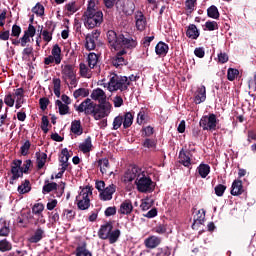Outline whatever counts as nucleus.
I'll use <instances>...</instances> for the list:
<instances>
[{
    "instance_id": "1",
    "label": "nucleus",
    "mask_w": 256,
    "mask_h": 256,
    "mask_svg": "<svg viewBox=\"0 0 256 256\" xmlns=\"http://www.w3.org/2000/svg\"><path fill=\"white\" fill-rule=\"evenodd\" d=\"M129 87H131V82L129 81V78H127V76L111 74L108 82V91H110V93H113L115 91L125 93V91H129Z\"/></svg>"
},
{
    "instance_id": "2",
    "label": "nucleus",
    "mask_w": 256,
    "mask_h": 256,
    "mask_svg": "<svg viewBox=\"0 0 256 256\" xmlns=\"http://www.w3.org/2000/svg\"><path fill=\"white\" fill-rule=\"evenodd\" d=\"M135 185L139 193H153L155 191V182L151 177L145 175V172L137 175Z\"/></svg>"
},
{
    "instance_id": "3",
    "label": "nucleus",
    "mask_w": 256,
    "mask_h": 256,
    "mask_svg": "<svg viewBox=\"0 0 256 256\" xmlns=\"http://www.w3.org/2000/svg\"><path fill=\"white\" fill-rule=\"evenodd\" d=\"M89 195H93V188L91 186H86L76 197L77 207L80 209V211H87V209L91 207V200L89 199Z\"/></svg>"
},
{
    "instance_id": "4",
    "label": "nucleus",
    "mask_w": 256,
    "mask_h": 256,
    "mask_svg": "<svg viewBox=\"0 0 256 256\" xmlns=\"http://www.w3.org/2000/svg\"><path fill=\"white\" fill-rule=\"evenodd\" d=\"M82 17L86 29H95V27H101V23H103V11L83 14Z\"/></svg>"
},
{
    "instance_id": "5",
    "label": "nucleus",
    "mask_w": 256,
    "mask_h": 256,
    "mask_svg": "<svg viewBox=\"0 0 256 256\" xmlns=\"http://www.w3.org/2000/svg\"><path fill=\"white\" fill-rule=\"evenodd\" d=\"M218 124L219 119H217V115L213 113L202 116L199 121V125L202 128V131H217Z\"/></svg>"
},
{
    "instance_id": "6",
    "label": "nucleus",
    "mask_w": 256,
    "mask_h": 256,
    "mask_svg": "<svg viewBox=\"0 0 256 256\" xmlns=\"http://www.w3.org/2000/svg\"><path fill=\"white\" fill-rule=\"evenodd\" d=\"M75 111L78 113H84L85 115H92L95 117L97 103L93 102L90 98L85 99L79 106L74 105Z\"/></svg>"
},
{
    "instance_id": "7",
    "label": "nucleus",
    "mask_w": 256,
    "mask_h": 256,
    "mask_svg": "<svg viewBox=\"0 0 256 256\" xmlns=\"http://www.w3.org/2000/svg\"><path fill=\"white\" fill-rule=\"evenodd\" d=\"M113 109V105L111 102L105 100L104 102H99L96 104V113H94V119L99 121L100 119H105V117H109L111 114V110Z\"/></svg>"
},
{
    "instance_id": "8",
    "label": "nucleus",
    "mask_w": 256,
    "mask_h": 256,
    "mask_svg": "<svg viewBox=\"0 0 256 256\" xmlns=\"http://www.w3.org/2000/svg\"><path fill=\"white\" fill-rule=\"evenodd\" d=\"M99 37H101V30L99 29L93 30L91 33L87 34L85 38V48L88 51L95 50V47H97V41H99Z\"/></svg>"
},
{
    "instance_id": "9",
    "label": "nucleus",
    "mask_w": 256,
    "mask_h": 256,
    "mask_svg": "<svg viewBox=\"0 0 256 256\" xmlns=\"http://www.w3.org/2000/svg\"><path fill=\"white\" fill-rule=\"evenodd\" d=\"M118 49L125 47L126 49H135L137 47V40L131 37H125L123 34H119Z\"/></svg>"
},
{
    "instance_id": "10",
    "label": "nucleus",
    "mask_w": 256,
    "mask_h": 256,
    "mask_svg": "<svg viewBox=\"0 0 256 256\" xmlns=\"http://www.w3.org/2000/svg\"><path fill=\"white\" fill-rule=\"evenodd\" d=\"M191 157H193L191 151L182 148L178 155V163H180V165H183V167H187L189 169V167H191Z\"/></svg>"
},
{
    "instance_id": "11",
    "label": "nucleus",
    "mask_w": 256,
    "mask_h": 256,
    "mask_svg": "<svg viewBox=\"0 0 256 256\" xmlns=\"http://www.w3.org/2000/svg\"><path fill=\"white\" fill-rule=\"evenodd\" d=\"M45 239V230L38 226L28 238V243L37 244Z\"/></svg>"
},
{
    "instance_id": "12",
    "label": "nucleus",
    "mask_w": 256,
    "mask_h": 256,
    "mask_svg": "<svg viewBox=\"0 0 256 256\" xmlns=\"http://www.w3.org/2000/svg\"><path fill=\"white\" fill-rule=\"evenodd\" d=\"M117 191V186L115 184H110L99 194L101 201H111L113 199V194Z\"/></svg>"
},
{
    "instance_id": "13",
    "label": "nucleus",
    "mask_w": 256,
    "mask_h": 256,
    "mask_svg": "<svg viewBox=\"0 0 256 256\" xmlns=\"http://www.w3.org/2000/svg\"><path fill=\"white\" fill-rule=\"evenodd\" d=\"M134 19L136 21L137 31H145V28L147 27V18L145 17V14L138 10L135 13Z\"/></svg>"
},
{
    "instance_id": "14",
    "label": "nucleus",
    "mask_w": 256,
    "mask_h": 256,
    "mask_svg": "<svg viewBox=\"0 0 256 256\" xmlns=\"http://www.w3.org/2000/svg\"><path fill=\"white\" fill-rule=\"evenodd\" d=\"M207 99V88H205V85H201L197 88L195 94H194V103L196 105H201V103H204V101Z\"/></svg>"
},
{
    "instance_id": "15",
    "label": "nucleus",
    "mask_w": 256,
    "mask_h": 256,
    "mask_svg": "<svg viewBox=\"0 0 256 256\" xmlns=\"http://www.w3.org/2000/svg\"><path fill=\"white\" fill-rule=\"evenodd\" d=\"M107 41L112 49H119V34L117 35V32L115 30H109L106 34Z\"/></svg>"
},
{
    "instance_id": "16",
    "label": "nucleus",
    "mask_w": 256,
    "mask_h": 256,
    "mask_svg": "<svg viewBox=\"0 0 256 256\" xmlns=\"http://www.w3.org/2000/svg\"><path fill=\"white\" fill-rule=\"evenodd\" d=\"M62 79L63 81H67V79H73L77 73L75 72V66L71 64H66L62 66Z\"/></svg>"
},
{
    "instance_id": "17",
    "label": "nucleus",
    "mask_w": 256,
    "mask_h": 256,
    "mask_svg": "<svg viewBox=\"0 0 256 256\" xmlns=\"http://www.w3.org/2000/svg\"><path fill=\"white\" fill-rule=\"evenodd\" d=\"M244 192L245 189H243V181L239 179L234 180L231 186V195H233V197H239V195H243Z\"/></svg>"
},
{
    "instance_id": "18",
    "label": "nucleus",
    "mask_w": 256,
    "mask_h": 256,
    "mask_svg": "<svg viewBox=\"0 0 256 256\" xmlns=\"http://www.w3.org/2000/svg\"><path fill=\"white\" fill-rule=\"evenodd\" d=\"M111 231H113V222H107L106 224L102 225L98 231L99 239L107 240Z\"/></svg>"
},
{
    "instance_id": "19",
    "label": "nucleus",
    "mask_w": 256,
    "mask_h": 256,
    "mask_svg": "<svg viewBox=\"0 0 256 256\" xmlns=\"http://www.w3.org/2000/svg\"><path fill=\"white\" fill-rule=\"evenodd\" d=\"M146 249H156L161 245V238L159 236L152 235L144 240Z\"/></svg>"
},
{
    "instance_id": "20",
    "label": "nucleus",
    "mask_w": 256,
    "mask_h": 256,
    "mask_svg": "<svg viewBox=\"0 0 256 256\" xmlns=\"http://www.w3.org/2000/svg\"><path fill=\"white\" fill-rule=\"evenodd\" d=\"M91 99L94 101H99V103H103L107 101V94L101 88L94 89L90 95Z\"/></svg>"
},
{
    "instance_id": "21",
    "label": "nucleus",
    "mask_w": 256,
    "mask_h": 256,
    "mask_svg": "<svg viewBox=\"0 0 256 256\" xmlns=\"http://www.w3.org/2000/svg\"><path fill=\"white\" fill-rule=\"evenodd\" d=\"M118 213H120V215H131V213H133V203L131 200L122 202Z\"/></svg>"
},
{
    "instance_id": "22",
    "label": "nucleus",
    "mask_w": 256,
    "mask_h": 256,
    "mask_svg": "<svg viewBox=\"0 0 256 256\" xmlns=\"http://www.w3.org/2000/svg\"><path fill=\"white\" fill-rule=\"evenodd\" d=\"M75 256H93V253L87 249V242H82L76 247Z\"/></svg>"
},
{
    "instance_id": "23",
    "label": "nucleus",
    "mask_w": 256,
    "mask_h": 256,
    "mask_svg": "<svg viewBox=\"0 0 256 256\" xmlns=\"http://www.w3.org/2000/svg\"><path fill=\"white\" fill-rule=\"evenodd\" d=\"M199 35H201V32H199V29H197V26L195 24H190L186 30V37L188 39H199Z\"/></svg>"
},
{
    "instance_id": "24",
    "label": "nucleus",
    "mask_w": 256,
    "mask_h": 256,
    "mask_svg": "<svg viewBox=\"0 0 256 256\" xmlns=\"http://www.w3.org/2000/svg\"><path fill=\"white\" fill-rule=\"evenodd\" d=\"M155 53L156 55H159V57H165V55L169 53V45L163 41L158 42L155 47Z\"/></svg>"
},
{
    "instance_id": "25",
    "label": "nucleus",
    "mask_w": 256,
    "mask_h": 256,
    "mask_svg": "<svg viewBox=\"0 0 256 256\" xmlns=\"http://www.w3.org/2000/svg\"><path fill=\"white\" fill-rule=\"evenodd\" d=\"M91 149H93V143L91 142V136H88L84 142H82L79 145V150L82 151V153L87 154L91 153Z\"/></svg>"
},
{
    "instance_id": "26",
    "label": "nucleus",
    "mask_w": 256,
    "mask_h": 256,
    "mask_svg": "<svg viewBox=\"0 0 256 256\" xmlns=\"http://www.w3.org/2000/svg\"><path fill=\"white\" fill-rule=\"evenodd\" d=\"M10 40L12 41V45H21V47H27V43L31 42V36L24 33L19 40L13 38H10Z\"/></svg>"
},
{
    "instance_id": "27",
    "label": "nucleus",
    "mask_w": 256,
    "mask_h": 256,
    "mask_svg": "<svg viewBox=\"0 0 256 256\" xmlns=\"http://www.w3.org/2000/svg\"><path fill=\"white\" fill-rule=\"evenodd\" d=\"M196 171H198V174L202 179H206L207 175L211 173V166H209V164L202 163L197 167Z\"/></svg>"
},
{
    "instance_id": "28",
    "label": "nucleus",
    "mask_w": 256,
    "mask_h": 256,
    "mask_svg": "<svg viewBox=\"0 0 256 256\" xmlns=\"http://www.w3.org/2000/svg\"><path fill=\"white\" fill-rule=\"evenodd\" d=\"M70 131L74 135H83V127H81V120L72 121Z\"/></svg>"
},
{
    "instance_id": "29",
    "label": "nucleus",
    "mask_w": 256,
    "mask_h": 256,
    "mask_svg": "<svg viewBox=\"0 0 256 256\" xmlns=\"http://www.w3.org/2000/svg\"><path fill=\"white\" fill-rule=\"evenodd\" d=\"M31 191V181L28 179L22 181L21 185L18 186V193L20 195H25Z\"/></svg>"
},
{
    "instance_id": "30",
    "label": "nucleus",
    "mask_w": 256,
    "mask_h": 256,
    "mask_svg": "<svg viewBox=\"0 0 256 256\" xmlns=\"http://www.w3.org/2000/svg\"><path fill=\"white\" fill-rule=\"evenodd\" d=\"M139 168L133 167L131 171L127 172L124 176L125 181H128V183H131V181H135L137 179V176L140 174L139 173Z\"/></svg>"
},
{
    "instance_id": "31",
    "label": "nucleus",
    "mask_w": 256,
    "mask_h": 256,
    "mask_svg": "<svg viewBox=\"0 0 256 256\" xmlns=\"http://www.w3.org/2000/svg\"><path fill=\"white\" fill-rule=\"evenodd\" d=\"M123 129H129V127H131V125H133V113L131 112H126L123 116Z\"/></svg>"
},
{
    "instance_id": "32",
    "label": "nucleus",
    "mask_w": 256,
    "mask_h": 256,
    "mask_svg": "<svg viewBox=\"0 0 256 256\" xmlns=\"http://www.w3.org/2000/svg\"><path fill=\"white\" fill-rule=\"evenodd\" d=\"M57 183L56 182H52L50 183L49 180H45V184L42 188V193L43 195H47V193H51V191H57Z\"/></svg>"
},
{
    "instance_id": "33",
    "label": "nucleus",
    "mask_w": 256,
    "mask_h": 256,
    "mask_svg": "<svg viewBox=\"0 0 256 256\" xmlns=\"http://www.w3.org/2000/svg\"><path fill=\"white\" fill-rule=\"evenodd\" d=\"M87 61L89 69H95V67H97V63H99V56L91 52L88 54Z\"/></svg>"
},
{
    "instance_id": "34",
    "label": "nucleus",
    "mask_w": 256,
    "mask_h": 256,
    "mask_svg": "<svg viewBox=\"0 0 256 256\" xmlns=\"http://www.w3.org/2000/svg\"><path fill=\"white\" fill-rule=\"evenodd\" d=\"M36 159H37V168L43 169L45 167V163L47 162V154L44 152H36Z\"/></svg>"
},
{
    "instance_id": "35",
    "label": "nucleus",
    "mask_w": 256,
    "mask_h": 256,
    "mask_svg": "<svg viewBox=\"0 0 256 256\" xmlns=\"http://www.w3.org/2000/svg\"><path fill=\"white\" fill-rule=\"evenodd\" d=\"M120 237H121V230L115 229V230H111L107 239L109 240L110 245H113V243H117V241H119Z\"/></svg>"
},
{
    "instance_id": "36",
    "label": "nucleus",
    "mask_w": 256,
    "mask_h": 256,
    "mask_svg": "<svg viewBox=\"0 0 256 256\" xmlns=\"http://www.w3.org/2000/svg\"><path fill=\"white\" fill-rule=\"evenodd\" d=\"M52 56L56 58V65L61 64V47L59 44H55L52 48Z\"/></svg>"
},
{
    "instance_id": "37",
    "label": "nucleus",
    "mask_w": 256,
    "mask_h": 256,
    "mask_svg": "<svg viewBox=\"0 0 256 256\" xmlns=\"http://www.w3.org/2000/svg\"><path fill=\"white\" fill-rule=\"evenodd\" d=\"M97 5H99V3H97L96 0H89L88 5H87V9L84 12V14L99 13V11H101V10H97Z\"/></svg>"
},
{
    "instance_id": "38",
    "label": "nucleus",
    "mask_w": 256,
    "mask_h": 256,
    "mask_svg": "<svg viewBox=\"0 0 256 256\" xmlns=\"http://www.w3.org/2000/svg\"><path fill=\"white\" fill-rule=\"evenodd\" d=\"M79 69L81 77H86L87 79L91 78V68L87 67L85 63H80Z\"/></svg>"
},
{
    "instance_id": "39",
    "label": "nucleus",
    "mask_w": 256,
    "mask_h": 256,
    "mask_svg": "<svg viewBox=\"0 0 256 256\" xmlns=\"http://www.w3.org/2000/svg\"><path fill=\"white\" fill-rule=\"evenodd\" d=\"M55 105L58 107L60 115H67L69 113L68 104H63L61 100H56Z\"/></svg>"
},
{
    "instance_id": "40",
    "label": "nucleus",
    "mask_w": 256,
    "mask_h": 256,
    "mask_svg": "<svg viewBox=\"0 0 256 256\" xmlns=\"http://www.w3.org/2000/svg\"><path fill=\"white\" fill-rule=\"evenodd\" d=\"M98 167H100V171L102 175H105L107 173V169H109V159L107 158H102L98 160Z\"/></svg>"
},
{
    "instance_id": "41",
    "label": "nucleus",
    "mask_w": 256,
    "mask_h": 256,
    "mask_svg": "<svg viewBox=\"0 0 256 256\" xmlns=\"http://www.w3.org/2000/svg\"><path fill=\"white\" fill-rule=\"evenodd\" d=\"M207 16L210 17V19H219V9H217V6L212 5L207 9Z\"/></svg>"
},
{
    "instance_id": "42",
    "label": "nucleus",
    "mask_w": 256,
    "mask_h": 256,
    "mask_svg": "<svg viewBox=\"0 0 256 256\" xmlns=\"http://www.w3.org/2000/svg\"><path fill=\"white\" fill-rule=\"evenodd\" d=\"M13 249V244L9 242L7 239L0 240V251L1 253H7V251H11Z\"/></svg>"
},
{
    "instance_id": "43",
    "label": "nucleus",
    "mask_w": 256,
    "mask_h": 256,
    "mask_svg": "<svg viewBox=\"0 0 256 256\" xmlns=\"http://www.w3.org/2000/svg\"><path fill=\"white\" fill-rule=\"evenodd\" d=\"M53 91L56 97H61V79L60 78L53 79Z\"/></svg>"
},
{
    "instance_id": "44",
    "label": "nucleus",
    "mask_w": 256,
    "mask_h": 256,
    "mask_svg": "<svg viewBox=\"0 0 256 256\" xmlns=\"http://www.w3.org/2000/svg\"><path fill=\"white\" fill-rule=\"evenodd\" d=\"M74 99H79V97H89V89L79 88L73 92Z\"/></svg>"
},
{
    "instance_id": "45",
    "label": "nucleus",
    "mask_w": 256,
    "mask_h": 256,
    "mask_svg": "<svg viewBox=\"0 0 256 256\" xmlns=\"http://www.w3.org/2000/svg\"><path fill=\"white\" fill-rule=\"evenodd\" d=\"M32 13H35V15H38V17H43L45 15V7L41 3H37L33 8H32Z\"/></svg>"
},
{
    "instance_id": "46",
    "label": "nucleus",
    "mask_w": 256,
    "mask_h": 256,
    "mask_svg": "<svg viewBox=\"0 0 256 256\" xmlns=\"http://www.w3.org/2000/svg\"><path fill=\"white\" fill-rule=\"evenodd\" d=\"M112 65L114 67H121L123 65H127V60H125L123 56L115 55V57L112 59Z\"/></svg>"
},
{
    "instance_id": "47",
    "label": "nucleus",
    "mask_w": 256,
    "mask_h": 256,
    "mask_svg": "<svg viewBox=\"0 0 256 256\" xmlns=\"http://www.w3.org/2000/svg\"><path fill=\"white\" fill-rule=\"evenodd\" d=\"M142 145L146 149H157V141L155 139L146 138Z\"/></svg>"
},
{
    "instance_id": "48",
    "label": "nucleus",
    "mask_w": 256,
    "mask_h": 256,
    "mask_svg": "<svg viewBox=\"0 0 256 256\" xmlns=\"http://www.w3.org/2000/svg\"><path fill=\"white\" fill-rule=\"evenodd\" d=\"M197 5V0H186L185 1V7L188 11L187 15H191L193 11H195V6Z\"/></svg>"
},
{
    "instance_id": "49",
    "label": "nucleus",
    "mask_w": 256,
    "mask_h": 256,
    "mask_svg": "<svg viewBox=\"0 0 256 256\" xmlns=\"http://www.w3.org/2000/svg\"><path fill=\"white\" fill-rule=\"evenodd\" d=\"M71 155L69 154V150L67 148L62 149L61 155L59 158L60 163H69V159Z\"/></svg>"
},
{
    "instance_id": "50",
    "label": "nucleus",
    "mask_w": 256,
    "mask_h": 256,
    "mask_svg": "<svg viewBox=\"0 0 256 256\" xmlns=\"http://www.w3.org/2000/svg\"><path fill=\"white\" fill-rule=\"evenodd\" d=\"M121 125H123V115H118L113 120V127H112V129L114 131H117V129H121Z\"/></svg>"
},
{
    "instance_id": "51",
    "label": "nucleus",
    "mask_w": 256,
    "mask_h": 256,
    "mask_svg": "<svg viewBox=\"0 0 256 256\" xmlns=\"http://www.w3.org/2000/svg\"><path fill=\"white\" fill-rule=\"evenodd\" d=\"M214 191L217 197H223V195L225 194V191H227V186L223 184H218L215 186Z\"/></svg>"
},
{
    "instance_id": "52",
    "label": "nucleus",
    "mask_w": 256,
    "mask_h": 256,
    "mask_svg": "<svg viewBox=\"0 0 256 256\" xmlns=\"http://www.w3.org/2000/svg\"><path fill=\"white\" fill-rule=\"evenodd\" d=\"M237 75H239V70L235 68H229L227 72L228 81H235Z\"/></svg>"
},
{
    "instance_id": "53",
    "label": "nucleus",
    "mask_w": 256,
    "mask_h": 256,
    "mask_svg": "<svg viewBox=\"0 0 256 256\" xmlns=\"http://www.w3.org/2000/svg\"><path fill=\"white\" fill-rule=\"evenodd\" d=\"M65 9L68 11V13H71V15L79 11V8L77 7L76 2H69L68 4L65 5Z\"/></svg>"
},
{
    "instance_id": "54",
    "label": "nucleus",
    "mask_w": 256,
    "mask_h": 256,
    "mask_svg": "<svg viewBox=\"0 0 256 256\" xmlns=\"http://www.w3.org/2000/svg\"><path fill=\"white\" fill-rule=\"evenodd\" d=\"M156 256H171V248L168 246L158 248Z\"/></svg>"
},
{
    "instance_id": "55",
    "label": "nucleus",
    "mask_w": 256,
    "mask_h": 256,
    "mask_svg": "<svg viewBox=\"0 0 256 256\" xmlns=\"http://www.w3.org/2000/svg\"><path fill=\"white\" fill-rule=\"evenodd\" d=\"M77 213L75 212V210H70V209H65L63 211V217H66V219L68 221H73V219H75Z\"/></svg>"
},
{
    "instance_id": "56",
    "label": "nucleus",
    "mask_w": 256,
    "mask_h": 256,
    "mask_svg": "<svg viewBox=\"0 0 256 256\" xmlns=\"http://www.w3.org/2000/svg\"><path fill=\"white\" fill-rule=\"evenodd\" d=\"M29 149H31V142L29 140H26L20 148L21 155H23L24 157L28 155Z\"/></svg>"
},
{
    "instance_id": "57",
    "label": "nucleus",
    "mask_w": 256,
    "mask_h": 256,
    "mask_svg": "<svg viewBox=\"0 0 256 256\" xmlns=\"http://www.w3.org/2000/svg\"><path fill=\"white\" fill-rule=\"evenodd\" d=\"M155 133V128L146 126L142 128V137H151Z\"/></svg>"
},
{
    "instance_id": "58",
    "label": "nucleus",
    "mask_w": 256,
    "mask_h": 256,
    "mask_svg": "<svg viewBox=\"0 0 256 256\" xmlns=\"http://www.w3.org/2000/svg\"><path fill=\"white\" fill-rule=\"evenodd\" d=\"M154 233H157L158 235H165V233H167V224H158L154 228Z\"/></svg>"
},
{
    "instance_id": "59",
    "label": "nucleus",
    "mask_w": 256,
    "mask_h": 256,
    "mask_svg": "<svg viewBox=\"0 0 256 256\" xmlns=\"http://www.w3.org/2000/svg\"><path fill=\"white\" fill-rule=\"evenodd\" d=\"M49 118L44 115L42 116V123H41V129L45 134L49 133Z\"/></svg>"
},
{
    "instance_id": "60",
    "label": "nucleus",
    "mask_w": 256,
    "mask_h": 256,
    "mask_svg": "<svg viewBox=\"0 0 256 256\" xmlns=\"http://www.w3.org/2000/svg\"><path fill=\"white\" fill-rule=\"evenodd\" d=\"M207 31H217L219 29V24L216 21H207L205 23Z\"/></svg>"
},
{
    "instance_id": "61",
    "label": "nucleus",
    "mask_w": 256,
    "mask_h": 256,
    "mask_svg": "<svg viewBox=\"0 0 256 256\" xmlns=\"http://www.w3.org/2000/svg\"><path fill=\"white\" fill-rule=\"evenodd\" d=\"M198 215L196 219H194L195 223H199V225H203L205 223V209H201L198 211Z\"/></svg>"
},
{
    "instance_id": "62",
    "label": "nucleus",
    "mask_w": 256,
    "mask_h": 256,
    "mask_svg": "<svg viewBox=\"0 0 256 256\" xmlns=\"http://www.w3.org/2000/svg\"><path fill=\"white\" fill-rule=\"evenodd\" d=\"M44 209L45 206H43L42 203H36L32 208V213H34V215H41Z\"/></svg>"
},
{
    "instance_id": "63",
    "label": "nucleus",
    "mask_w": 256,
    "mask_h": 256,
    "mask_svg": "<svg viewBox=\"0 0 256 256\" xmlns=\"http://www.w3.org/2000/svg\"><path fill=\"white\" fill-rule=\"evenodd\" d=\"M20 35H21V26L14 24L11 30V37H16V39H19Z\"/></svg>"
},
{
    "instance_id": "64",
    "label": "nucleus",
    "mask_w": 256,
    "mask_h": 256,
    "mask_svg": "<svg viewBox=\"0 0 256 256\" xmlns=\"http://www.w3.org/2000/svg\"><path fill=\"white\" fill-rule=\"evenodd\" d=\"M4 103L7 105V107H13V105H15V98H13L12 93H9L5 96Z\"/></svg>"
}]
</instances>
